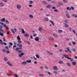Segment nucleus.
<instances>
[{
	"label": "nucleus",
	"instance_id": "473e14b6",
	"mask_svg": "<svg viewBox=\"0 0 77 77\" xmlns=\"http://www.w3.org/2000/svg\"><path fill=\"white\" fill-rule=\"evenodd\" d=\"M53 73L55 74H57V71L54 70L53 71Z\"/></svg>",
	"mask_w": 77,
	"mask_h": 77
},
{
	"label": "nucleus",
	"instance_id": "f8f14e48",
	"mask_svg": "<svg viewBox=\"0 0 77 77\" xmlns=\"http://www.w3.org/2000/svg\"><path fill=\"white\" fill-rule=\"evenodd\" d=\"M53 36H54V37H55V38H58V35L55 34V33H53Z\"/></svg>",
	"mask_w": 77,
	"mask_h": 77
},
{
	"label": "nucleus",
	"instance_id": "bb28decb",
	"mask_svg": "<svg viewBox=\"0 0 77 77\" xmlns=\"http://www.w3.org/2000/svg\"><path fill=\"white\" fill-rule=\"evenodd\" d=\"M32 61L30 60H27L26 62V63H31Z\"/></svg>",
	"mask_w": 77,
	"mask_h": 77
},
{
	"label": "nucleus",
	"instance_id": "c9c22d12",
	"mask_svg": "<svg viewBox=\"0 0 77 77\" xmlns=\"http://www.w3.org/2000/svg\"><path fill=\"white\" fill-rule=\"evenodd\" d=\"M49 39L50 41H53V40H54V39H53V38H49Z\"/></svg>",
	"mask_w": 77,
	"mask_h": 77
},
{
	"label": "nucleus",
	"instance_id": "e433bc0d",
	"mask_svg": "<svg viewBox=\"0 0 77 77\" xmlns=\"http://www.w3.org/2000/svg\"><path fill=\"white\" fill-rule=\"evenodd\" d=\"M66 64L67 66H71V64L68 63Z\"/></svg>",
	"mask_w": 77,
	"mask_h": 77
},
{
	"label": "nucleus",
	"instance_id": "8fccbe9b",
	"mask_svg": "<svg viewBox=\"0 0 77 77\" xmlns=\"http://www.w3.org/2000/svg\"><path fill=\"white\" fill-rule=\"evenodd\" d=\"M33 3V2L32 1H29V3H30V4H32Z\"/></svg>",
	"mask_w": 77,
	"mask_h": 77
},
{
	"label": "nucleus",
	"instance_id": "393cba45",
	"mask_svg": "<svg viewBox=\"0 0 77 77\" xmlns=\"http://www.w3.org/2000/svg\"><path fill=\"white\" fill-rule=\"evenodd\" d=\"M24 36L25 37H26V38H28L29 36V35L28 34H25Z\"/></svg>",
	"mask_w": 77,
	"mask_h": 77
},
{
	"label": "nucleus",
	"instance_id": "412c9836",
	"mask_svg": "<svg viewBox=\"0 0 77 77\" xmlns=\"http://www.w3.org/2000/svg\"><path fill=\"white\" fill-rule=\"evenodd\" d=\"M59 4L61 6L63 5V3H62V2H59Z\"/></svg>",
	"mask_w": 77,
	"mask_h": 77
},
{
	"label": "nucleus",
	"instance_id": "a19ab883",
	"mask_svg": "<svg viewBox=\"0 0 77 77\" xmlns=\"http://www.w3.org/2000/svg\"><path fill=\"white\" fill-rule=\"evenodd\" d=\"M5 22L6 23L8 24H9V22H8V21L7 20H5Z\"/></svg>",
	"mask_w": 77,
	"mask_h": 77
},
{
	"label": "nucleus",
	"instance_id": "5fc2aeb1",
	"mask_svg": "<svg viewBox=\"0 0 77 77\" xmlns=\"http://www.w3.org/2000/svg\"><path fill=\"white\" fill-rule=\"evenodd\" d=\"M37 35H36V34H35V33H34L33 34V36H34V37H35V36H36Z\"/></svg>",
	"mask_w": 77,
	"mask_h": 77
},
{
	"label": "nucleus",
	"instance_id": "2eb2a0df",
	"mask_svg": "<svg viewBox=\"0 0 77 77\" xmlns=\"http://www.w3.org/2000/svg\"><path fill=\"white\" fill-rule=\"evenodd\" d=\"M7 64L9 66H12V64H11L10 62L8 61L7 62Z\"/></svg>",
	"mask_w": 77,
	"mask_h": 77
},
{
	"label": "nucleus",
	"instance_id": "79ce46f5",
	"mask_svg": "<svg viewBox=\"0 0 77 77\" xmlns=\"http://www.w3.org/2000/svg\"><path fill=\"white\" fill-rule=\"evenodd\" d=\"M19 49H20V48H17L15 49V51H18L19 50Z\"/></svg>",
	"mask_w": 77,
	"mask_h": 77
},
{
	"label": "nucleus",
	"instance_id": "a211bd4d",
	"mask_svg": "<svg viewBox=\"0 0 77 77\" xmlns=\"http://www.w3.org/2000/svg\"><path fill=\"white\" fill-rule=\"evenodd\" d=\"M1 21L2 22H5V18H3L1 20Z\"/></svg>",
	"mask_w": 77,
	"mask_h": 77
},
{
	"label": "nucleus",
	"instance_id": "774afa93",
	"mask_svg": "<svg viewBox=\"0 0 77 77\" xmlns=\"http://www.w3.org/2000/svg\"><path fill=\"white\" fill-rule=\"evenodd\" d=\"M6 53H9V51H6Z\"/></svg>",
	"mask_w": 77,
	"mask_h": 77
},
{
	"label": "nucleus",
	"instance_id": "9d476101",
	"mask_svg": "<svg viewBox=\"0 0 77 77\" xmlns=\"http://www.w3.org/2000/svg\"><path fill=\"white\" fill-rule=\"evenodd\" d=\"M66 49H67V50L68 53H72V52L71 51L69 50V48L68 47L66 48Z\"/></svg>",
	"mask_w": 77,
	"mask_h": 77
},
{
	"label": "nucleus",
	"instance_id": "f704fd0d",
	"mask_svg": "<svg viewBox=\"0 0 77 77\" xmlns=\"http://www.w3.org/2000/svg\"><path fill=\"white\" fill-rule=\"evenodd\" d=\"M40 69L42 70H43L44 69V67L42 66H41L40 67Z\"/></svg>",
	"mask_w": 77,
	"mask_h": 77
},
{
	"label": "nucleus",
	"instance_id": "2f4dec72",
	"mask_svg": "<svg viewBox=\"0 0 77 77\" xmlns=\"http://www.w3.org/2000/svg\"><path fill=\"white\" fill-rule=\"evenodd\" d=\"M38 30L39 31H42V28L41 27H39L38 29Z\"/></svg>",
	"mask_w": 77,
	"mask_h": 77
},
{
	"label": "nucleus",
	"instance_id": "49530a36",
	"mask_svg": "<svg viewBox=\"0 0 77 77\" xmlns=\"http://www.w3.org/2000/svg\"><path fill=\"white\" fill-rule=\"evenodd\" d=\"M39 76L40 77H44V75L43 74H40L39 75Z\"/></svg>",
	"mask_w": 77,
	"mask_h": 77
},
{
	"label": "nucleus",
	"instance_id": "20e7f679",
	"mask_svg": "<svg viewBox=\"0 0 77 77\" xmlns=\"http://www.w3.org/2000/svg\"><path fill=\"white\" fill-rule=\"evenodd\" d=\"M1 24L3 26V27H4L6 30H8L9 29V28H8V26H6V25L5 23L2 22L1 23Z\"/></svg>",
	"mask_w": 77,
	"mask_h": 77
},
{
	"label": "nucleus",
	"instance_id": "e2e57ef3",
	"mask_svg": "<svg viewBox=\"0 0 77 77\" xmlns=\"http://www.w3.org/2000/svg\"><path fill=\"white\" fill-rule=\"evenodd\" d=\"M52 9H56V7H52Z\"/></svg>",
	"mask_w": 77,
	"mask_h": 77
},
{
	"label": "nucleus",
	"instance_id": "3c124183",
	"mask_svg": "<svg viewBox=\"0 0 77 77\" xmlns=\"http://www.w3.org/2000/svg\"><path fill=\"white\" fill-rule=\"evenodd\" d=\"M72 44L73 45H75V44H76V43H75V42H72Z\"/></svg>",
	"mask_w": 77,
	"mask_h": 77
},
{
	"label": "nucleus",
	"instance_id": "13d9d810",
	"mask_svg": "<svg viewBox=\"0 0 77 77\" xmlns=\"http://www.w3.org/2000/svg\"><path fill=\"white\" fill-rule=\"evenodd\" d=\"M1 44H2V45H3L4 43L3 42H1Z\"/></svg>",
	"mask_w": 77,
	"mask_h": 77
},
{
	"label": "nucleus",
	"instance_id": "09e8293b",
	"mask_svg": "<svg viewBox=\"0 0 77 77\" xmlns=\"http://www.w3.org/2000/svg\"><path fill=\"white\" fill-rule=\"evenodd\" d=\"M68 20H66L65 21V22H66L65 24H67L68 23Z\"/></svg>",
	"mask_w": 77,
	"mask_h": 77
},
{
	"label": "nucleus",
	"instance_id": "72a5a7b5",
	"mask_svg": "<svg viewBox=\"0 0 77 77\" xmlns=\"http://www.w3.org/2000/svg\"><path fill=\"white\" fill-rule=\"evenodd\" d=\"M63 2L64 3H68V2H67V1H66L65 0H63Z\"/></svg>",
	"mask_w": 77,
	"mask_h": 77
},
{
	"label": "nucleus",
	"instance_id": "a878e982",
	"mask_svg": "<svg viewBox=\"0 0 77 77\" xmlns=\"http://www.w3.org/2000/svg\"><path fill=\"white\" fill-rule=\"evenodd\" d=\"M72 17H74L75 18H77V15H76L75 14H72Z\"/></svg>",
	"mask_w": 77,
	"mask_h": 77
},
{
	"label": "nucleus",
	"instance_id": "f03ea898",
	"mask_svg": "<svg viewBox=\"0 0 77 77\" xmlns=\"http://www.w3.org/2000/svg\"><path fill=\"white\" fill-rule=\"evenodd\" d=\"M63 56L66 58H67L68 60H70V61H73V58L69 57L68 55L64 54Z\"/></svg>",
	"mask_w": 77,
	"mask_h": 77
},
{
	"label": "nucleus",
	"instance_id": "7ed1b4c3",
	"mask_svg": "<svg viewBox=\"0 0 77 77\" xmlns=\"http://www.w3.org/2000/svg\"><path fill=\"white\" fill-rule=\"evenodd\" d=\"M17 42L19 44H21L22 42L21 41V38L20 37V36L19 35H18L17 37Z\"/></svg>",
	"mask_w": 77,
	"mask_h": 77
},
{
	"label": "nucleus",
	"instance_id": "9b49d317",
	"mask_svg": "<svg viewBox=\"0 0 77 77\" xmlns=\"http://www.w3.org/2000/svg\"><path fill=\"white\" fill-rule=\"evenodd\" d=\"M53 69H54V70H55L56 71H57L58 70L57 67L56 66H54L53 67Z\"/></svg>",
	"mask_w": 77,
	"mask_h": 77
},
{
	"label": "nucleus",
	"instance_id": "bf43d9fd",
	"mask_svg": "<svg viewBox=\"0 0 77 77\" xmlns=\"http://www.w3.org/2000/svg\"><path fill=\"white\" fill-rule=\"evenodd\" d=\"M54 47H55L56 48L57 47V45H54Z\"/></svg>",
	"mask_w": 77,
	"mask_h": 77
},
{
	"label": "nucleus",
	"instance_id": "69168bd1",
	"mask_svg": "<svg viewBox=\"0 0 77 77\" xmlns=\"http://www.w3.org/2000/svg\"><path fill=\"white\" fill-rule=\"evenodd\" d=\"M32 5H29V7H32Z\"/></svg>",
	"mask_w": 77,
	"mask_h": 77
},
{
	"label": "nucleus",
	"instance_id": "39448f33",
	"mask_svg": "<svg viewBox=\"0 0 77 77\" xmlns=\"http://www.w3.org/2000/svg\"><path fill=\"white\" fill-rule=\"evenodd\" d=\"M14 30L13 29H11V32L13 33H15V32L17 31V29L16 28H14Z\"/></svg>",
	"mask_w": 77,
	"mask_h": 77
},
{
	"label": "nucleus",
	"instance_id": "603ef678",
	"mask_svg": "<svg viewBox=\"0 0 77 77\" xmlns=\"http://www.w3.org/2000/svg\"><path fill=\"white\" fill-rule=\"evenodd\" d=\"M69 31H71V30H72V28L71 27H69Z\"/></svg>",
	"mask_w": 77,
	"mask_h": 77
},
{
	"label": "nucleus",
	"instance_id": "6e6d98bb",
	"mask_svg": "<svg viewBox=\"0 0 77 77\" xmlns=\"http://www.w3.org/2000/svg\"><path fill=\"white\" fill-rule=\"evenodd\" d=\"M22 33H25V31H24V30L23 29H22Z\"/></svg>",
	"mask_w": 77,
	"mask_h": 77
},
{
	"label": "nucleus",
	"instance_id": "0e129e2a",
	"mask_svg": "<svg viewBox=\"0 0 77 77\" xmlns=\"http://www.w3.org/2000/svg\"><path fill=\"white\" fill-rule=\"evenodd\" d=\"M3 51L4 52H5V51H6V49H3Z\"/></svg>",
	"mask_w": 77,
	"mask_h": 77
},
{
	"label": "nucleus",
	"instance_id": "680f3d73",
	"mask_svg": "<svg viewBox=\"0 0 77 77\" xmlns=\"http://www.w3.org/2000/svg\"><path fill=\"white\" fill-rule=\"evenodd\" d=\"M3 40L4 42H5L6 41V40H5V37H3Z\"/></svg>",
	"mask_w": 77,
	"mask_h": 77
},
{
	"label": "nucleus",
	"instance_id": "338daca9",
	"mask_svg": "<svg viewBox=\"0 0 77 77\" xmlns=\"http://www.w3.org/2000/svg\"><path fill=\"white\" fill-rule=\"evenodd\" d=\"M7 35H9V32L8 31L7 32Z\"/></svg>",
	"mask_w": 77,
	"mask_h": 77
},
{
	"label": "nucleus",
	"instance_id": "f3484780",
	"mask_svg": "<svg viewBox=\"0 0 77 77\" xmlns=\"http://www.w3.org/2000/svg\"><path fill=\"white\" fill-rule=\"evenodd\" d=\"M35 41H39V37H36L35 39Z\"/></svg>",
	"mask_w": 77,
	"mask_h": 77
},
{
	"label": "nucleus",
	"instance_id": "7c9ffc66",
	"mask_svg": "<svg viewBox=\"0 0 77 77\" xmlns=\"http://www.w3.org/2000/svg\"><path fill=\"white\" fill-rule=\"evenodd\" d=\"M29 17L31 18H33V16L32 14L29 15Z\"/></svg>",
	"mask_w": 77,
	"mask_h": 77
},
{
	"label": "nucleus",
	"instance_id": "cd10ccee",
	"mask_svg": "<svg viewBox=\"0 0 77 77\" xmlns=\"http://www.w3.org/2000/svg\"><path fill=\"white\" fill-rule=\"evenodd\" d=\"M47 53L48 54H51V55H53V53L50 52L49 51H47Z\"/></svg>",
	"mask_w": 77,
	"mask_h": 77
},
{
	"label": "nucleus",
	"instance_id": "c756f323",
	"mask_svg": "<svg viewBox=\"0 0 77 77\" xmlns=\"http://www.w3.org/2000/svg\"><path fill=\"white\" fill-rule=\"evenodd\" d=\"M49 21L50 22H51V24L52 25H54V24L53 22V21L52 20H50Z\"/></svg>",
	"mask_w": 77,
	"mask_h": 77
},
{
	"label": "nucleus",
	"instance_id": "0eeeda50",
	"mask_svg": "<svg viewBox=\"0 0 77 77\" xmlns=\"http://www.w3.org/2000/svg\"><path fill=\"white\" fill-rule=\"evenodd\" d=\"M17 45L19 47H20L19 49H22V45L20 44L19 43L17 44Z\"/></svg>",
	"mask_w": 77,
	"mask_h": 77
},
{
	"label": "nucleus",
	"instance_id": "4be33fe9",
	"mask_svg": "<svg viewBox=\"0 0 77 77\" xmlns=\"http://www.w3.org/2000/svg\"><path fill=\"white\" fill-rule=\"evenodd\" d=\"M59 63L60 64H63V62L62 61H60L59 62Z\"/></svg>",
	"mask_w": 77,
	"mask_h": 77
},
{
	"label": "nucleus",
	"instance_id": "6e6552de",
	"mask_svg": "<svg viewBox=\"0 0 77 77\" xmlns=\"http://www.w3.org/2000/svg\"><path fill=\"white\" fill-rule=\"evenodd\" d=\"M23 55H24L23 53H22L21 54H20V53L18 54V56L20 57H22V56H23Z\"/></svg>",
	"mask_w": 77,
	"mask_h": 77
},
{
	"label": "nucleus",
	"instance_id": "1a4fd4ad",
	"mask_svg": "<svg viewBox=\"0 0 77 77\" xmlns=\"http://www.w3.org/2000/svg\"><path fill=\"white\" fill-rule=\"evenodd\" d=\"M17 9H21V5H17Z\"/></svg>",
	"mask_w": 77,
	"mask_h": 77
},
{
	"label": "nucleus",
	"instance_id": "de8ad7c7",
	"mask_svg": "<svg viewBox=\"0 0 77 77\" xmlns=\"http://www.w3.org/2000/svg\"><path fill=\"white\" fill-rule=\"evenodd\" d=\"M9 44L10 45H13L12 43L11 42H9Z\"/></svg>",
	"mask_w": 77,
	"mask_h": 77
},
{
	"label": "nucleus",
	"instance_id": "6ab92c4d",
	"mask_svg": "<svg viewBox=\"0 0 77 77\" xmlns=\"http://www.w3.org/2000/svg\"><path fill=\"white\" fill-rule=\"evenodd\" d=\"M21 64H22V65H26V64H27V63L26 61L23 62L21 63Z\"/></svg>",
	"mask_w": 77,
	"mask_h": 77
},
{
	"label": "nucleus",
	"instance_id": "c03bdc74",
	"mask_svg": "<svg viewBox=\"0 0 77 77\" xmlns=\"http://www.w3.org/2000/svg\"><path fill=\"white\" fill-rule=\"evenodd\" d=\"M75 64H76V63L75 62H73L72 63V65H75Z\"/></svg>",
	"mask_w": 77,
	"mask_h": 77
},
{
	"label": "nucleus",
	"instance_id": "423d86ee",
	"mask_svg": "<svg viewBox=\"0 0 77 77\" xmlns=\"http://www.w3.org/2000/svg\"><path fill=\"white\" fill-rule=\"evenodd\" d=\"M71 9L72 10H74V8L72 6H71V8H69V7H67V9L68 10H69V11H71Z\"/></svg>",
	"mask_w": 77,
	"mask_h": 77
},
{
	"label": "nucleus",
	"instance_id": "c85d7f7f",
	"mask_svg": "<svg viewBox=\"0 0 77 77\" xmlns=\"http://www.w3.org/2000/svg\"><path fill=\"white\" fill-rule=\"evenodd\" d=\"M66 16L68 18H69V14H66Z\"/></svg>",
	"mask_w": 77,
	"mask_h": 77
},
{
	"label": "nucleus",
	"instance_id": "ddd939ff",
	"mask_svg": "<svg viewBox=\"0 0 77 77\" xmlns=\"http://www.w3.org/2000/svg\"><path fill=\"white\" fill-rule=\"evenodd\" d=\"M71 50H72V52H73L74 53H75V52H76L75 49V48H71Z\"/></svg>",
	"mask_w": 77,
	"mask_h": 77
},
{
	"label": "nucleus",
	"instance_id": "052dcab7",
	"mask_svg": "<svg viewBox=\"0 0 77 77\" xmlns=\"http://www.w3.org/2000/svg\"><path fill=\"white\" fill-rule=\"evenodd\" d=\"M3 1H4V2H7V0H3Z\"/></svg>",
	"mask_w": 77,
	"mask_h": 77
},
{
	"label": "nucleus",
	"instance_id": "ea45409f",
	"mask_svg": "<svg viewBox=\"0 0 77 77\" xmlns=\"http://www.w3.org/2000/svg\"><path fill=\"white\" fill-rule=\"evenodd\" d=\"M7 60H8V58L7 57H5L4 61H7Z\"/></svg>",
	"mask_w": 77,
	"mask_h": 77
},
{
	"label": "nucleus",
	"instance_id": "4d7b16f0",
	"mask_svg": "<svg viewBox=\"0 0 77 77\" xmlns=\"http://www.w3.org/2000/svg\"><path fill=\"white\" fill-rule=\"evenodd\" d=\"M54 12H57V9H55L54 10Z\"/></svg>",
	"mask_w": 77,
	"mask_h": 77
},
{
	"label": "nucleus",
	"instance_id": "5701e85b",
	"mask_svg": "<svg viewBox=\"0 0 77 77\" xmlns=\"http://www.w3.org/2000/svg\"><path fill=\"white\" fill-rule=\"evenodd\" d=\"M42 3L43 4H44V5H45V4H47V2L45 1H43L42 2Z\"/></svg>",
	"mask_w": 77,
	"mask_h": 77
},
{
	"label": "nucleus",
	"instance_id": "aec40b11",
	"mask_svg": "<svg viewBox=\"0 0 77 77\" xmlns=\"http://www.w3.org/2000/svg\"><path fill=\"white\" fill-rule=\"evenodd\" d=\"M46 7L47 8L50 9V8H51V5H47Z\"/></svg>",
	"mask_w": 77,
	"mask_h": 77
},
{
	"label": "nucleus",
	"instance_id": "4468645a",
	"mask_svg": "<svg viewBox=\"0 0 77 77\" xmlns=\"http://www.w3.org/2000/svg\"><path fill=\"white\" fill-rule=\"evenodd\" d=\"M49 20V19H48V18L46 17L44 19V21H48Z\"/></svg>",
	"mask_w": 77,
	"mask_h": 77
},
{
	"label": "nucleus",
	"instance_id": "4c0bfd02",
	"mask_svg": "<svg viewBox=\"0 0 77 77\" xmlns=\"http://www.w3.org/2000/svg\"><path fill=\"white\" fill-rule=\"evenodd\" d=\"M65 27H69V25L67 24H65Z\"/></svg>",
	"mask_w": 77,
	"mask_h": 77
},
{
	"label": "nucleus",
	"instance_id": "864d4df0",
	"mask_svg": "<svg viewBox=\"0 0 77 77\" xmlns=\"http://www.w3.org/2000/svg\"><path fill=\"white\" fill-rule=\"evenodd\" d=\"M5 48L7 49V50H9V47L8 46H6L5 47Z\"/></svg>",
	"mask_w": 77,
	"mask_h": 77
},
{
	"label": "nucleus",
	"instance_id": "a18cd8bd",
	"mask_svg": "<svg viewBox=\"0 0 77 77\" xmlns=\"http://www.w3.org/2000/svg\"><path fill=\"white\" fill-rule=\"evenodd\" d=\"M35 56H36L37 58H39V55H38L37 54H36Z\"/></svg>",
	"mask_w": 77,
	"mask_h": 77
},
{
	"label": "nucleus",
	"instance_id": "dca6fc26",
	"mask_svg": "<svg viewBox=\"0 0 77 77\" xmlns=\"http://www.w3.org/2000/svg\"><path fill=\"white\" fill-rule=\"evenodd\" d=\"M0 7H3V6H4V4H3L2 2L0 3Z\"/></svg>",
	"mask_w": 77,
	"mask_h": 77
},
{
	"label": "nucleus",
	"instance_id": "f257e3e1",
	"mask_svg": "<svg viewBox=\"0 0 77 77\" xmlns=\"http://www.w3.org/2000/svg\"><path fill=\"white\" fill-rule=\"evenodd\" d=\"M2 26L1 25H0V35L1 36H3L4 35L3 33H5L4 30H2Z\"/></svg>",
	"mask_w": 77,
	"mask_h": 77
},
{
	"label": "nucleus",
	"instance_id": "b1692460",
	"mask_svg": "<svg viewBox=\"0 0 77 77\" xmlns=\"http://www.w3.org/2000/svg\"><path fill=\"white\" fill-rule=\"evenodd\" d=\"M58 31L59 32V33H62V32H63V31L60 29H59L58 30Z\"/></svg>",
	"mask_w": 77,
	"mask_h": 77
},
{
	"label": "nucleus",
	"instance_id": "37998d69",
	"mask_svg": "<svg viewBox=\"0 0 77 77\" xmlns=\"http://www.w3.org/2000/svg\"><path fill=\"white\" fill-rule=\"evenodd\" d=\"M7 76H11V74L9 73H7Z\"/></svg>",
	"mask_w": 77,
	"mask_h": 77
},
{
	"label": "nucleus",
	"instance_id": "58836bf2",
	"mask_svg": "<svg viewBox=\"0 0 77 77\" xmlns=\"http://www.w3.org/2000/svg\"><path fill=\"white\" fill-rule=\"evenodd\" d=\"M14 77H18V75L16 74H15L14 75Z\"/></svg>",
	"mask_w": 77,
	"mask_h": 77
}]
</instances>
